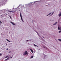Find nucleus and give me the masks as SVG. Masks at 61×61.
Masks as SVG:
<instances>
[{
    "label": "nucleus",
    "instance_id": "1",
    "mask_svg": "<svg viewBox=\"0 0 61 61\" xmlns=\"http://www.w3.org/2000/svg\"><path fill=\"white\" fill-rule=\"evenodd\" d=\"M23 55H28L27 51H25L24 53V54Z\"/></svg>",
    "mask_w": 61,
    "mask_h": 61
},
{
    "label": "nucleus",
    "instance_id": "2",
    "mask_svg": "<svg viewBox=\"0 0 61 61\" xmlns=\"http://www.w3.org/2000/svg\"><path fill=\"white\" fill-rule=\"evenodd\" d=\"M20 16L21 18V19L22 21L23 22H24V20H23V19L22 18V15H21V13H20Z\"/></svg>",
    "mask_w": 61,
    "mask_h": 61
},
{
    "label": "nucleus",
    "instance_id": "3",
    "mask_svg": "<svg viewBox=\"0 0 61 61\" xmlns=\"http://www.w3.org/2000/svg\"><path fill=\"white\" fill-rule=\"evenodd\" d=\"M10 23H11L12 25H15V23H13L11 21H10Z\"/></svg>",
    "mask_w": 61,
    "mask_h": 61
},
{
    "label": "nucleus",
    "instance_id": "4",
    "mask_svg": "<svg viewBox=\"0 0 61 61\" xmlns=\"http://www.w3.org/2000/svg\"><path fill=\"white\" fill-rule=\"evenodd\" d=\"M58 30H61V28L60 27H58Z\"/></svg>",
    "mask_w": 61,
    "mask_h": 61
},
{
    "label": "nucleus",
    "instance_id": "5",
    "mask_svg": "<svg viewBox=\"0 0 61 61\" xmlns=\"http://www.w3.org/2000/svg\"><path fill=\"white\" fill-rule=\"evenodd\" d=\"M30 49V50H31V52H32V53H34V52H33V50L31 49Z\"/></svg>",
    "mask_w": 61,
    "mask_h": 61
},
{
    "label": "nucleus",
    "instance_id": "6",
    "mask_svg": "<svg viewBox=\"0 0 61 61\" xmlns=\"http://www.w3.org/2000/svg\"><path fill=\"white\" fill-rule=\"evenodd\" d=\"M57 23V22H56V23H55L54 24H53V25H56V24Z\"/></svg>",
    "mask_w": 61,
    "mask_h": 61
},
{
    "label": "nucleus",
    "instance_id": "7",
    "mask_svg": "<svg viewBox=\"0 0 61 61\" xmlns=\"http://www.w3.org/2000/svg\"><path fill=\"white\" fill-rule=\"evenodd\" d=\"M6 40L7 41H8V42H10V41H9L8 39H6Z\"/></svg>",
    "mask_w": 61,
    "mask_h": 61
},
{
    "label": "nucleus",
    "instance_id": "8",
    "mask_svg": "<svg viewBox=\"0 0 61 61\" xmlns=\"http://www.w3.org/2000/svg\"><path fill=\"white\" fill-rule=\"evenodd\" d=\"M33 57H34V56H31L30 58H33Z\"/></svg>",
    "mask_w": 61,
    "mask_h": 61
},
{
    "label": "nucleus",
    "instance_id": "9",
    "mask_svg": "<svg viewBox=\"0 0 61 61\" xmlns=\"http://www.w3.org/2000/svg\"><path fill=\"white\" fill-rule=\"evenodd\" d=\"M61 16V14H60L59 15V17H60V16Z\"/></svg>",
    "mask_w": 61,
    "mask_h": 61
},
{
    "label": "nucleus",
    "instance_id": "10",
    "mask_svg": "<svg viewBox=\"0 0 61 61\" xmlns=\"http://www.w3.org/2000/svg\"><path fill=\"white\" fill-rule=\"evenodd\" d=\"M58 40H59V41H60L61 42V40L60 39H58Z\"/></svg>",
    "mask_w": 61,
    "mask_h": 61
},
{
    "label": "nucleus",
    "instance_id": "11",
    "mask_svg": "<svg viewBox=\"0 0 61 61\" xmlns=\"http://www.w3.org/2000/svg\"><path fill=\"white\" fill-rule=\"evenodd\" d=\"M34 46H36V45H35V44H34Z\"/></svg>",
    "mask_w": 61,
    "mask_h": 61
},
{
    "label": "nucleus",
    "instance_id": "12",
    "mask_svg": "<svg viewBox=\"0 0 61 61\" xmlns=\"http://www.w3.org/2000/svg\"><path fill=\"white\" fill-rule=\"evenodd\" d=\"M8 57V56H6L4 58H7V57Z\"/></svg>",
    "mask_w": 61,
    "mask_h": 61
},
{
    "label": "nucleus",
    "instance_id": "13",
    "mask_svg": "<svg viewBox=\"0 0 61 61\" xmlns=\"http://www.w3.org/2000/svg\"><path fill=\"white\" fill-rule=\"evenodd\" d=\"M8 58H8L7 59H5V61H6V60H7L8 59Z\"/></svg>",
    "mask_w": 61,
    "mask_h": 61
},
{
    "label": "nucleus",
    "instance_id": "14",
    "mask_svg": "<svg viewBox=\"0 0 61 61\" xmlns=\"http://www.w3.org/2000/svg\"><path fill=\"white\" fill-rule=\"evenodd\" d=\"M51 13H49V14L48 15H47V16H48V15H50V14H51Z\"/></svg>",
    "mask_w": 61,
    "mask_h": 61
},
{
    "label": "nucleus",
    "instance_id": "15",
    "mask_svg": "<svg viewBox=\"0 0 61 61\" xmlns=\"http://www.w3.org/2000/svg\"><path fill=\"white\" fill-rule=\"evenodd\" d=\"M59 33H61V30L59 31Z\"/></svg>",
    "mask_w": 61,
    "mask_h": 61
},
{
    "label": "nucleus",
    "instance_id": "16",
    "mask_svg": "<svg viewBox=\"0 0 61 61\" xmlns=\"http://www.w3.org/2000/svg\"><path fill=\"white\" fill-rule=\"evenodd\" d=\"M8 11L9 12H13V11Z\"/></svg>",
    "mask_w": 61,
    "mask_h": 61
},
{
    "label": "nucleus",
    "instance_id": "17",
    "mask_svg": "<svg viewBox=\"0 0 61 61\" xmlns=\"http://www.w3.org/2000/svg\"><path fill=\"white\" fill-rule=\"evenodd\" d=\"M2 56V54L0 53V56Z\"/></svg>",
    "mask_w": 61,
    "mask_h": 61
},
{
    "label": "nucleus",
    "instance_id": "18",
    "mask_svg": "<svg viewBox=\"0 0 61 61\" xmlns=\"http://www.w3.org/2000/svg\"><path fill=\"white\" fill-rule=\"evenodd\" d=\"M53 13H52V15L51 14V15H53Z\"/></svg>",
    "mask_w": 61,
    "mask_h": 61
},
{
    "label": "nucleus",
    "instance_id": "19",
    "mask_svg": "<svg viewBox=\"0 0 61 61\" xmlns=\"http://www.w3.org/2000/svg\"><path fill=\"white\" fill-rule=\"evenodd\" d=\"M0 24H2V22H1V21H0Z\"/></svg>",
    "mask_w": 61,
    "mask_h": 61
},
{
    "label": "nucleus",
    "instance_id": "20",
    "mask_svg": "<svg viewBox=\"0 0 61 61\" xmlns=\"http://www.w3.org/2000/svg\"><path fill=\"white\" fill-rule=\"evenodd\" d=\"M9 17H10V18H11V16H9Z\"/></svg>",
    "mask_w": 61,
    "mask_h": 61
},
{
    "label": "nucleus",
    "instance_id": "21",
    "mask_svg": "<svg viewBox=\"0 0 61 61\" xmlns=\"http://www.w3.org/2000/svg\"><path fill=\"white\" fill-rule=\"evenodd\" d=\"M8 48H7L6 49L7 50H8Z\"/></svg>",
    "mask_w": 61,
    "mask_h": 61
},
{
    "label": "nucleus",
    "instance_id": "22",
    "mask_svg": "<svg viewBox=\"0 0 61 61\" xmlns=\"http://www.w3.org/2000/svg\"><path fill=\"white\" fill-rule=\"evenodd\" d=\"M12 57H11L10 58H11Z\"/></svg>",
    "mask_w": 61,
    "mask_h": 61
},
{
    "label": "nucleus",
    "instance_id": "23",
    "mask_svg": "<svg viewBox=\"0 0 61 61\" xmlns=\"http://www.w3.org/2000/svg\"><path fill=\"white\" fill-rule=\"evenodd\" d=\"M3 17H4V16H2V17H1L2 18Z\"/></svg>",
    "mask_w": 61,
    "mask_h": 61
},
{
    "label": "nucleus",
    "instance_id": "24",
    "mask_svg": "<svg viewBox=\"0 0 61 61\" xmlns=\"http://www.w3.org/2000/svg\"><path fill=\"white\" fill-rule=\"evenodd\" d=\"M26 41H28V40H26Z\"/></svg>",
    "mask_w": 61,
    "mask_h": 61
},
{
    "label": "nucleus",
    "instance_id": "25",
    "mask_svg": "<svg viewBox=\"0 0 61 61\" xmlns=\"http://www.w3.org/2000/svg\"><path fill=\"white\" fill-rule=\"evenodd\" d=\"M60 14H61V12Z\"/></svg>",
    "mask_w": 61,
    "mask_h": 61
},
{
    "label": "nucleus",
    "instance_id": "26",
    "mask_svg": "<svg viewBox=\"0 0 61 61\" xmlns=\"http://www.w3.org/2000/svg\"><path fill=\"white\" fill-rule=\"evenodd\" d=\"M7 15V14H6V15Z\"/></svg>",
    "mask_w": 61,
    "mask_h": 61
},
{
    "label": "nucleus",
    "instance_id": "27",
    "mask_svg": "<svg viewBox=\"0 0 61 61\" xmlns=\"http://www.w3.org/2000/svg\"><path fill=\"white\" fill-rule=\"evenodd\" d=\"M1 16H2V15H1Z\"/></svg>",
    "mask_w": 61,
    "mask_h": 61
},
{
    "label": "nucleus",
    "instance_id": "28",
    "mask_svg": "<svg viewBox=\"0 0 61 61\" xmlns=\"http://www.w3.org/2000/svg\"><path fill=\"white\" fill-rule=\"evenodd\" d=\"M9 53H10V52H9Z\"/></svg>",
    "mask_w": 61,
    "mask_h": 61
}]
</instances>
